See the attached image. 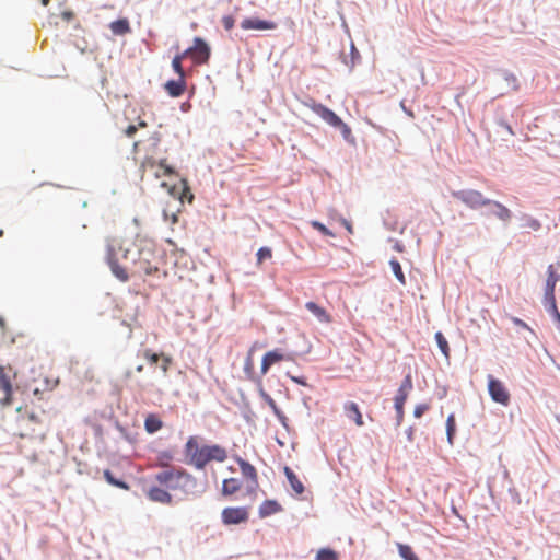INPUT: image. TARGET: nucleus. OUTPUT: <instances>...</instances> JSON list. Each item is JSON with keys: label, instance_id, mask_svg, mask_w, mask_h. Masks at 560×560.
<instances>
[{"label": "nucleus", "instance_id": "16", "mask_svg": "<svg viewBox=\"0 0 560 560\" xmlns=\"http://www.w3.org/2000/svg\"><path fill=\"white\" fill-rule=\"evenodd\" d=\"M345 415L358 427L364 425L363 417L357 402L348 401L343 405Z\"/></svg>", "mask_w": 560, "mask_h": 560}, {"label": "nucleus", "instance_id": "29", "mask_svg": "<svg viewBox=\"0 0 560 560\" xmlns=\"http://www.w3.org/2000/svg\"><path fill=\"white\" fill-rule=\"evenodd\" d=\"M493 207H495L497 211L494 212V214L502 221L506 222L511 219L512 214H511V211L502 203L498 202V201H492L491 200V203Z\"/></svg>", "mask_w": 560, "mask_h": 560}, {"label": "nucleus", "instance_id": "48", "mask_svg": "<svg viewBox=\"0 0 560 560\" xmlns=\"http://www.w3.org/2000/svg\"><path fill=\"white\" fill-rule=\"evenodd\" d=\"M62 18L67 21L71 20L73 18V13L71 11H66L62 13Z\"/></svg>", "mask_w": 560, "mask_h": 560}, {"label": "nucleus", "instance_id": "5", "mask_svg": "<svg viewBox=\"0 0 560 560\" xmlns=\"http://www.w3.org/2000/svg\"><path fill=\"white\" fill-rule=\"evenodd\" d=\"M452 196L470 209H478L491 203L490 199L486 198L480 191L474 189L452 191Z\"/></svg>", "mask_w": 560, "mask_h": 560}, {"label": "nucleus", "instance_id": "40", "mask_svg": "<svg viewBox=\"0 0 560 560\" xmlns=\"http://www.w3.org/2000/svg\"><path fill=\"white\" fill-rule=\"evenodd\" d=\"M255 348H256V343L250 347V349L248 350V354H247V359H246V363H245V371L246 372H252L253 371V353L255 351Z\"/></svg>", "mask_w": 560, "mask_h": 560}, {"label": "nucleus", "instance_id": "13", "mask_svg": "<svg viewBox=\"0 0 560 560\" xmlns=\"http://www.w3.org/2000/svg\"><path fill=\"white\" fill-rule=\"evenodd\" d=\"M236 462L240 465L243 477L249 481L248 489L254 491L258 487V475L256 468L241 457L236 458Z\"/></svg>", "mask_w": 560, "mask_h": 560}, {"label": "nucleus", "instance_id": "34", "mask_svg": "<svg viewBox=\"0 0 560 560\" xmlns=\"http://www.w3.org/2000/svg\"><path fill=\"white\" fill-rule=\"evenodd\" d=\"M456 430V422H455V416L452 413L447 417L446 420V433H447V440L450 444H453V436L455 434Z\"/></svg>", "mask_w": 560, "mask_h": 560}, {"label": "nucleus", "instance_id": "44", "mask_svg": "<svg viewBox=\"0 0 560 560\" xmlns=\"http://www.w3.org/2000/svg\"><path fill=\"white\" fill-rule=\"evenodd\" d=\"M511 320L514 325L521 327V328H524V329H527L529 331H532V328L524 322L522 320L521 318H517V317H511Z\"/></svg>", "mask_w": 560, "mask_h": 560}, {"label": "nucleus", "instance_id": "35", "mask_svg": "<svg viewBox=\"0 0 560 560\" xmlns=\"http://www.w3.org/2000/svg\"><path fill=\"white\" fill-rule=\"evenodd\" d=\"M412 377L410 374H407L404 381L401 382L397 393L408 396L412 389Z\"/></svg>", "mask_w": 560, "mask_h": 560}, {"label": "nucleus", "instance_id": "45", "mask_svg": "<svg viewBox=\"0 0 560 560\" xmlns=\"http://www.w3.org/2000/svg\"><path fill=\"white\" fill-rule=\"evenodd\" d=\"M137 130H138V127H137L136 125H129V126L125 129L124 133H125L127 137L131 138V137H133V136H135V133L137 132Z\"/></svg>", "mask_w": 560, "mask_h": 560}, {"label": "nucleus", "instance_id": "43", "mask_svg": "<svg viewBox=\"0 0 560 560\" xmlns=\"http://www.w3.org/2000/svg\"><path fill=\"white\" fill-rule=\"evenodd\" d=\"M526 226L530 228L534 231H537L540 229L541 224L537 219L528 218L526 222Z\"/></svg>", "mask_w": 560, "mask_h": 560}, {"label": "nucleus", "instance_id": "46", "mask_svg": "<svg viewBox=\"0 0 560 560\" xmlns=\"http://www.w3.org/2000/svg\"><path fill=\"white\" fill-rule=\"evenodd\" d=\"M34 434H35V429L34 428H32L28 431H22V432L19 433L20 438H32V436H34Z\"/></svg>", "mask_w": 560, "mask_h": 560}, {"label": "nucleus", "instance_id": "30", "mask_svg": "<svg viewBox=\"0 0 560 560\" xmlns=\"http://www.w3.org/2000/svg\"><path fill=\"white\" fill-rule=\"evenodd\" d=\"M103 476H104L105 480L112 486H115V487L124 489V490L130 489V487L127 482L116 479L114 477V475L112 474V471L108 469L104 470Z\"/></svg>", "mask_w": 560, "mask_h": 560}, {"label": "nucleus", "instance_id": "27", "mask_svg": "<svg viewBox=\"0 0 560 560\" xmlns=\"http://www.w3.org/2000/svg\"><path fill=\"white\" fill-rule=\"evenodd\" d=\"M262 397L266 399L269 407L272 409L273 413L277 416V418L281 421L282 424L285 425L287 417L283 415V412L279 409L273 398H271L268 394L265 392L261 393Z\"/></svg>", "mask_w": 560, "mask_h": 560}, {"label": "nucleus", "instance_id": "21", "mask_svg": "<svg viewBox=\"0 0 560 560\" xmlns=\"http://www.w3.org/2000/svg\"><path fill=\"white\" fill-rule=\"evenodd\" d=\"M283 472L285 475V477L288 478V481L291 486V488L293 489V491L296 493V494H302L304 492V486L302 483V481L299 479V477L294 474V471L285 466L283 468Z\"/></svg>", "mask_w": 560, "mask_h": 560}, {"label": "nucleus", "instance_id": "32", "mask_svg": "<svg viewBox=\"0 0 560 560\" xmlns=\"http://www.w3.org/2000/svg\"><path fill=\"white\" fill-rule=\"evenodd\" d=\"M389 266L392 268V271L394 272L395 277L401 284H406V278L402 272L401 266L397 259H392L389 261Z\"/></svg>", "mask_w": 560, "mask_h": 560}, {"label": "nucleus", "instance_id": "41", "mask_svg": "<svg viewBox=\"0 0 560 560\" xmlns=\"http://www.w3.org/2000/svg\"><path fill=\"white\" fill-rule=\"evenodd\" d=\"M221 22L226 31H231L235 24V20L232 15H224L222 18Z\"/></svg>", "mask_w": 560, "mask_h": 560}, {"label": "nucleus", "instance_id": "19", "mask_svg": "<svg viewBox=\"0 0 560 560\" xmlns=\"http://www.w3.org/2000/svg\"><path fill=\"white\" fill-rule=\"evenodd\" d=\"M147 495L153 502L163 504H170L172 502V495L166 490L159 487L150 488Z\"/></svg>", "mask_w": 560, "mask_h": 560}, {"label": "nucleus", "instance_id": "8", "mask_svg": "<svg viewBox=\"0 0 560 560\" xmlns=\"http://www.w3.org/2000/svg\"><path fill=\"white\" fill-rule=\"evenodd\" d=\"M165 160L156 162L153 158H145L141 163V172L152 173L156 178L174 174V168L165 163Z\"/></svg>", "mask_w": 560, "mask_h": 560}, {"label": "nucleus", "instance_id": "38", "mask_svg": "<svg viewBox=\"0 0 560 560\" xmlns=\"http://www.w3.org/2000/svg\"><path fill=\"white\" fill-rule=\"evenodd\" d=\"M545 304L549 306L550 311H556L557 304L553 291L545 290Z\"/></svg>", "mask_w": 560, "mask_h": 560}, {"label": "nucleus", "instance_id": "42", "mask_svg": "<svg viewBox=\"0 0 560 560\" xmlns=\"http://www.w3.org/2000/svg\"><path fill=\"white\" fill-rule=\"evenodd\" d=\"M429 409V405L420 404L415 407L413 415L416 418L422 417V415Z\"/></svg>", "mask_w": 560, "mask_h": 560}, {"label": "nucleus", "instance_id": "10", "mask_svg": "<svg viewBox=\"0 0 560 560\" xmlns=\"http://www.w3.org/2000/svg\"><path fill=\"white\" fill-rule=\"evenodd\" d=\"M488 390L491 398L503 406H508L510 402V393L504 384L495 380L493 376H488Z\"/></svg>", "mask_w": 560, "mask_h": 560}, {"label": "nucleus", "instance_id": "37", "mask_svg": "<svg viewBox=\"0 0 560 560\" xmlns=\"http://www.w3.org/2000/svg\"><path fill=\"white\" fill-rule=\"evenodd\" d=\"M272 257V252L269 247H260L257 252V264H262L264 260L270 259Z\"/></svg>", "mask_w": 560, "mask_h": 560}, {"label": "nucleus", "instance_id": "24", "mask_svg": "<svg viewBox=\"0 0 560 560\" xmlns=\"http://www.w3.org/2000/svg\"><path fill=\"white\" fill-rule=\"evenodd\" d=\"M109 28L115 35H125L130 32V25L127 19L112 22Z\"/></svg>", "mask_w": 560, "mask_h": 560}, {"label": "nucleus", "instance_id": "11", "mask_svg": "<svg viewBox=\"0 0 560 560\" xmlns=\"http://www.w3.org/2000/svg\"><path fill=\"white\" fill-rule=\"evenodd\" d=\"M162 187L167 189L170 196H172L175 199H178L182 203H184L186 199L188 200V202H191L194 199V195L191 194L186 179H180L178 184H168L166 182H163Z\"/></svg>", "mask_w": 560, "mask_h": 560}, {"label": "nucleus", "instance_id": "12", "mask_svg": "<svg viewBox=\"0 0 560 560\" xmlns=\"http://www.w3.org/2000/svg\"><path fill=\"white\" fill-rule=\"evenodd\" d=\"M142 357L151 364V365H154L156 364L159 361H161V370L163 372V374H167L171 365H172V362H173V359L167 355V354H164V353H155L153 352L151 349H144L143 352H142Z\"/></svg>", "mask_w": 560, "mask_h": 560}, {"label": "nucleus", "instance_id": "18", "mask_svg": "<svg viewBox=\"0 0 560 560\" xmlns=\"http://www.w3.org/2000/svg\"><path fill=\"white\" fill-rule=\"evenodd\" d=\"M305 307L320 322L325 324L331 323V316L329 313L322 307L320 305L316 304L315 302H306Z\"/></svg>", "mask_w": 560, "mask_h": 560}, {"label": "nucleus", "instance_id": "6", "mask_svg": "<svg viewBox=\"0 0 560 560\" xmlns=\"http://www.w3.org/2000/svg\"><path fill=\"white\" fill-rule=\"evenodd\" d=\"M13 377H15V373H12L11 368L0 365V392L3 394L0 398V405L2 407H8L13 401Z\"/></svg>", "mask_w": 560, "mask_h": 560}, {"label": "nucleus", "instance_id": "25", "mask_svg": "<svg viewBox=\"0 0 560 560\" xmlns=\"http://www.w3.org/2000/svg\"><path fill=\"white\" fill-rule=\"evenodd\" d=\"M408 396L397 393L394 398L395 409L397 413V422L398 424L401 423L404 419V406L407 400Z\"/></svg>", "mask_w": 560, "mask_h": 560}, {"label": "nucleus", "instance_id": "28", "mask_svg": "<svg viewBox=\"0 0 560 560\" xmlns=\"http://www.w3.org/2000/svg\"><path fill=\"white\" fill-rule=\"evenodd\" d=\"M399 556L405 560H419L418 556L413 552L409 545L397 542Z\"/></svg>", "mask_w": 560, "mask_h": 560}, {"label": "nucleus", "instance_id": "1", "mask_svg": "<svg viewBox=\"0 0 560 560\" xmlns=\"http://www.w3.org/2000/svg\"><path fill=\"white\" fill-rule=\"evenodd\" d=\"M122 257L131 264L129 271L127 267L118 264L113 246L107 245V262L113 275L121 282H127L130 276H153L160 270V257L155 245L150 241H140L135 249H125Z\"/></svg>", "mask_w": 560, "mask_h": 560}, {"label": "nucleus", "instance_id": "7", "mask_svg": "<svg viewBox=\"0 0 560 560\" xmlns=\"http://www.w3.org/2000/svg\"><path fill=\"white\" fill-rule=\"evenodd\" d=\"M222 523L224 525H238L249 518V510L246 506H229L222 510Z\"/></svg>", "mask_w": 560, "mask_h": 560}, {"label": "nucleus", "instance_id": "20", "mask_svg": "<svg viewBox=\"0 0 560 560\" xmlns=\"http://www.w3.org/2000/svg\"><path fill=\"white\" fill-rule=\"evenodd\" d=\"M282 511V506L276 500H266L259 506V516L267 517Z\"/></svg>", "mask_w": 560, "mask_h": 560}, {"label": "nucleus", "instance_id": "4", "mask_svg": "<svg viewBox=\"0 0 560 560\" xmlns=\"http://www.w3.org/2000/svg\"><path fill=\"white\" fill-rule=\"evenodd\" d=\"M155 480L168 489H184L194 482V477L182 468H170L155 475Z\"/></svg>", "mask_w": 560, "mask_h": 560}, {"label": "nucleus", "instance_id": "52", "mask_svg": "<svg viewBox=\"0 0 560 560\" xmlns=\"http://www.w3.org/2000/svg\"><path fill=\"white\" fill-rule=\"evenodd\" d=\"M40 1H42V3H43L44 5H47L49 0H40Z\"/></svg>", "mask_w": 560, "mask_h": 560}, {"label": "nucleus", "instance_id": "50", "mask_svg": "<svg viewBox=\"0 0 560 560\" xmlns=\"http://www.w3.org/2000/svg\"><path fill=\"white\" fill-rule=\"evenodd\" d=\"M136 371L139 372V373L142 372L143 371V365H138L136 368Z\"/></svg>", "mask_w": 560, "mask_h": 560}, {"label": "nucleus", "instance_id": "22", "mask_svg": "<svg viewBox=\"0 0 560 560\" xmlns=\"http://www.w3.org/2000/svg\"><path fill=\"white\" fill-rule=\"evenodd\" d=\"M163 428L161 418L155 413H149L144 420V429L148 433L153 434Z\"/></svg>", "mask_w": 560, "mask_h": 560}, {"label": "nucleus", "instance_id": "47", "mask_svg": "<svg viewBox=\"0 0 560 560\" xmlns=\"http://www.w3.org/2000/svg\"><path fill=\"white\" fill-rule=\"evenodd\" d=\"M26 420L33 424H39L40 422L38 417L34 413H31Z\"/></svg>", "mask_w": 560, "mask_h": 560}, {"label": "nucleus", "instance_id": "36", "mask_svg": "<svg viewBox=\"0 0 560 560\" xmlns=\"http://www.w3.org/2000/svg\"><path fill=\"white\" fill-rule=\"evenodd\" d=\"M435 339H436L439 348L441 349L443 354L448 357L450 347H448L447 340L445 339V337L443 336V334L441 331L435 334Z\"/></svg>", "mask_w": 560, "mask_h": 560}, {"label": "nucleus", "instance_id": "49", "mask_svg": "<svg viewBox=\"0 0 560 560\" xmlns=\"http://www.w3.org/2000/svg\"><path fill=\"white\" fill-rule=\"evenodd\" d=\"M137 127H138V128H139V127H140V128H144V127H147V122H145V121H140V122L138 124V126H137Z\"/></svg>", "mask_w": 560, "mask_h": 560}, {"label": "nucleus", "instance_id": "17", "mask_svg": "<svg viewBox=\"0 0 560 560\" xmlns=\"http://www.w3.org/2000/svg\"><path fill=\"white\" fill-rule=\"evenodd\" d=\"M165 91L172 97H178L184 94L186 90V81L184 78H178L177 80H170L164 85Z\"/></svg>", "mask_w": 560, "mask_h": 560}, {"label": "nucleus", "instance_id": "33", "mask_svg": "<svg viewBox=\"0 0 560 560\" xmlns=\"http://www.w3.org/2000/svg\"><path fill=\"white\" fill-rule=\"evenodd\" d=\"M316 560H338V553L329 548L318 550Z\"/></svg>", "mask_w": 560, "mask_h": 560}, {"label": "nucleus", "instance_id": "53", "mask_svg": "<svg viewBox=\"0 0 560 560\" xmlns=\"http://www.w3.org/2000/svg\"><path fill=\"white\" fill-rule=\"evenodd\" d=\"M34 394H35V395H39V390H38V389H35V390H34Z\"/></svg>", "mask_w": 560, "mask_h": 560}, {"label": "nucleus", "instance_id": "3", "mask_svg": "<svg viewBox=\"0 0 560 560\" xmlns=\"http://www.w3.org/2000/svg\"><path fill=\"white\" fill-rule=\"evenodd\" d=\"M303 105L317 114L329 126L341 131L345 139H349L352 135L351 128L342 121V119L325 105L317 103L313 98L303 102Z\"/></svg>", "mask_w": 560, "mask_h": 560}, {"label": "nucleus", "instance_id": "26", "mask_svg": "<svg viewBox=\"0 0 560 560\" xmlns=\"http://www.w3.org/2000/svg\"><path fill=\"white\" fill-rule=\"evenodd\" d=\"M185 58H187V51L177 54L172 60L173 70L177 73L178 78H184V79H185V71H184L182 62Z\"/></svg>", "mask_w": 560, "mask_h": 560}, {"label": "nucleus", "instance_id": "39", "mask_svg": "<svg viewBox=\"0 0 560 560\" xmlns=\"http://www.w3.org/2000/svg\"><path fill=\"white\" fill-rule=\"evenodd\" d=\"M311 225L324 235H328V236L334 235L323 223H320L318 221H312Z\"/></svg>", "mask_w": 560, "mask_h": 560}, {"label": "nucleus", "instance_id": "14", "mask_svg": "<svg viewBox=\"0 0 560 560\" xmlns=\"http://www.w3.org/2000/svg\"><path fill=\"white\" fill-rule=\"evenodd\" d=\"M243 30L269 31L275 30L277 24L272 21L260 20L257 18L244 19L241 23Z\"/></svg>", "mask_w": 560, "mask_h": 560}, {"label": "nucleus", "instance_id": "51", "mask_svg": "<svg viewBox=\"0 0 560 560\" xmlns=\"http://www.w3.org/2000/svg\"><path fill=\"white\" fill-rule=\"evenodd\" d=\"M346 226H347V229H348V231H349V232H351V231H352V228H351V225H350L349 223H346Z\"/></svg>", "mask_w": 560, "mask_h": 560}, {"label": "nucleus", "instance_id": "31", "mask_svg": "<svg viewBox=\"0 0 560 560\" xmlns=\"http://www.w3.org/2000/svg\"><path fill=\"white\" fill-rule=\"evenodd\" d=\"M559 279H560V276L556 273V271L553 270V266L550 265L548 267V278L546 281L545 290L555 292L556 283L559 281Z\"/></svg>", "mask_w": 560, "mask_h": 560}, {"label": "nucleus", "instance_id": "2", "mask_svg": "<svg viewBox=\"0 0 560 560\" xmlns=\"http://www.w3.org/2000/svg\"><path fill=\"white\" fill-rule=\"evenodd\" d=\"M184 453L187 458V464L194 466L196 469H203L211 462L223 463L228 458L225 447L219 444L199 445V438L196 435L188 438Z\"/></svg>", "mask_w": 560, "mask_h": 560}, {"label": "nucleus", "instance_id": "23", "mask_svg": "<svg viewBox=\"0 0 560 560\" xmlns=\"http://www.w3.org/2000/svg\"><path fill=\"white\" fill-rule=\"evenodd\" d=\"M241 489V481L236 478H228L222 482V494L232 495Z\"/></svg>", "mask_w": 560, "mask_h": 560}, {"label": "nucleus", "instance_id": "9", "mask_svg": "<svg viewBox=\"0 0 560 560\" xmlns=\"http://www.w3.org/2000/svg\"><path fill=\"white\" fill-rule=\"evenodd\" d=\"M194 44L195 45L192 47L185 50L187 51V57H190L196 65L208 62L210 58V48L207 43L200 37H196Z\"/></svg>", "mask_w": 560, "mask_h": 560}, {"label": "nucleus", "instance_id": "15", "mask_svg": "<svg viewBox=\"0 0 560 560\" xmlns=\"http://www.w3.org/2000/svg\"><path fill=\"white\" fill-rule=\"evenodd\" d=\"M285 359L284 353L280 349L268 351L261 360L260 372L262 375L267 374L269 369Z\"/></svg>", "mask_w": 560, "mask_h": 560}]
</instances>
